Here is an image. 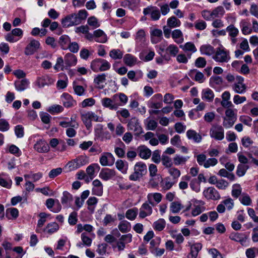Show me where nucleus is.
Segmentation results:
<instances>
[{"label":"nucleus","mask_w":258,"mask_h":258,"mask_svg":"<svg viewBox=\"0 0 258 258\" xmlns=\"http://www.w3.org/2000/svg\"><path fill=\"white\" fill-rule=\"evenodd\" d=\"M147 172L146 164L142 162H138L135 165L134 172L130 175L129 179L132 181H137L145 175Z\"/></svg>","instance_id":"f257e3e1"},{"label":"nucleus","mask_w":258,"mask_h":258,"mask_svg":"<svg viewBox=\"0 0 258 258\" xmlns=\"http://www.w3.org/2000/svg\"><path fill=\"white\" fill-rule=\"evenodd\" d=\"M90 68L94 72H103L110 69V64L106 59L96 58L91 62Z\"/></svg>","instance_id":"f03ea898"},{"label":"nucleus","mask_w":258,"mask_h":258,"mask_svg":"<svg viewBox=\"0 0 258 258\" xmlns=\"http://www.w3.org/2000/svg\"><path fill=\"white\" fill-rule=\"evenodd\" d=\"M81 119L88 130L92 127V121L101 122L102 117H100L92 111H88L81 113Z\"/></svg>","instance_id":"7ed1b4c3"},{"label":"nucleus","mask_w":258,"mask_h":258,"mask_svg":"<svg viewBox=\"0 0 258 258\" xmlns=\"http://www.w3.org/2000/svg\"><path fill=\"white\" fill-rule=\"evenodd\" d=\"M236 119V110L227 108L225 111V116L223 118V125L226 128H229L233 125Z\"/></svg>","instance_id":"20e7f679"},{"label":"nucleus","mask_w":258,"mask_h":258,"mask_svg":"<svg viewBox=\"0 0 258 258\" xmlns=\"http://www.w3.org/2000/svg\"><path fill=\"white\" fill-rule=\"evenodd\" d=\"M213 58L217 62H227L230 59V56L229 51L224 48L219 47L216 49Z\"/></svg>","instance_id":"39448f33"},{"label":"nucleus","mask_w":258,"mask_h":258,"mask_svg":"<svg viewBox=\"0 0 258 258\" xmlns=\"http://www.w3.org/2000/svg\"><path fill=\"white\" fill-rule=\"evenodd\" d=\"M88 163V158L86 156H80L69 162L67 164V166L70 170H74Z\"/></svg>","instance_id":"423d86ee"},{"label":"nucleus","mask_w":258,"mask_h":258,"mask_svg":"<svg viewBox=\"0 0 258 258\" xmlns=\"http://www.w3.org/2000/svg\"><path fill=\"white\" fill-rule=\"evenodd\" d=\"M23 35V31L20 28H15L11 32L7 33L5 36V40L10 43L17 42Z\"/></svg>","instance_id":"0eeeda50"},{"label":"nucleus","mask_w":258,"mask_h":258,"mask_svg":"<svg viewBox=\"0 0 258 258\" xmlns=\"http://www.w3.org/2000/svg\"><path fill=\"white\" fill-rule=\"evenodd\" d=\"M143 13L145 16L150 15L151 19L153 21H157L161 17L160 11L156 6H148L143 9Z\"/></svg>","instance_id":"6e6552de"},{"label":"nucleus","mask_w":258,"mask_h":258,"mask_svg":"<svg viewBox=\"0 0 258 258\" xmlns=\"http://www.w3.org/2000/svg\"><path fill=\"white\" fill-rule=\"evenodd\" d=\"M127 126L128 130L135 132V135L136 136H138L143 132L139 120L136 117L131 118L127 123Z\"/></svg>","instance_id":"1a4fd4ad"},{"label":"nucleus","mask_w":258,"mask_h":258,"mask_svg":"<svg viewBox=\"0 0 258 258\" xmlns=\"http://www.w3.org/2000/svg\"><path fill=\"white\" fill-rule=\"evenodd\" d=\"M243 78L241 76H236V82L232 86V88L235 93L243 94L246 92V86L243 83Z\"/></svg>","instance_id":"9d476101"},{"label":"nucleus","mask_w":258,"mask_h":258,"mask_svg":"<svg viewBox=\"0 0 258 258\" xmlns=\"http://www.w3.org/2000/svg\"><path fill=\"white\" fill-rule=\"evenodd\" d=\"M210 137L216 140H222L224 137V131L221 125L213 126L210 131Z\"/></svg>","instance_id":"9b49d317"},{"label":"nucleus","mask_w":258,"mask_h":258,"mask_svg":"<svg viewBox=\"0 0 258 258\" xmlns=\"http://www.w3.org/2000/svg\"><path fill=\"white\" fill-rule=\"evenodd\" d=\"M61 24L64 27H69L80 24V20L77 19L76 13L68 15L61 20Z\"/></svg>","instance_id":"f8f14e48"},{"label":"nucleus","mask_w":258,"mask_h":258,"mask_svg":"<svg viewBox=\"0 0 258 258\" xmlns=\"http://www.w3.org/2000/svg\"><path fill=\"white\" fill-rule=\"evenodd\" d=\"M40 47V44L38 40L31 39L30 42L25 49V54L27 55L34 54Z\"/></svg>","instance_id":"ddd939ff"},{"label":"nucleus","mask_w":258,"mask_h":258,"mask_svg":"<svg viewBox=\"0 0 258 258\" xmlns=\"http://www.w3.org/2000/svg\"><path fill=\"white\" fill-rule=\"evenodd\" d=\"M203 195L208 200H218L220 196L218 191L213 187H209L203 191Z\"/></svg>","instance_id":"4468645a"},{"label":"nucleus","mask_w":258,"mask_h":258,"mask_svg":"<svg viewBox=\"0 0 258 258\" xmlns=\"http://www.w3.org/2000/svg\"><path fill=\"white\" fill-rule=\"evenodd\" d=\"M99 162L103 166H111L114 162V158L112 154L104 153L100 157Z\"/></svg>","instance_id":"2eb2a0df"},{"label":"nucleus","mask_w":258,"mask_h":258,"mask_svg":"<svg viewBox=\"0 0 258 258\" xmlns=\"http://www.w3.org/2000/svg\"><path fill=\"white\" fill-rule=\"evenodd\" d=\"M151 41L153 44L160 42L163 39V32L159 29H151L150 31Z\"/></svg>","instance_id":"dca6fc26"},{"label":"nucleus","mask_w":258,"mask_h":258,"mask_svg":"<svg viewBox=\"0 0 258 258\" xmlns=\"http://www.w3.org/2000/svg\"><path fill=\"white\" fill-rule=\"evenodd\" d=\"M152 207L150 205L149 203H145L140 209L139 217L141 218H144L151 215L152 213Z\"/></svg>","instance_id":"f3484780"},{"label":"nucleus","mask_w":258,"mask_h":258,"mask_svg":"<svg viewBox=\"0 0 258 258\" xmlns=\"http://www.w3.org/2000/svg\"><path fill=\"white\" fill-rule=\"evenodd\" d=\"M99 176L102 179L107 181L115 176V171L112 169L103 168L101 169Z\"/></svg>","instance_id":"a211bd4d"},{"label":"nucleus","mask_w":258,"mask_h":258,"mask_svg":"<svg viewBox=\"0 0 258 258\" xmlns=\"http://www.w3.org/2000/svg\"><path fill=\"white\" fill-rule=\"evenodd\" d=\"M101 103L103 106L108 108L110 110H116L121 104L115 103L109 98H104L101 100Z\"/></svg>","instance_id":"6ab92c4d"},{"label":"nucleus","mask_w":258,"mask_h":258,"mask_svg":"<svg viewBox=\"0 0 258 258\" xmlns=\"http://www.w3.org/2000/svg\"><path fill=\"white\" fill-rule=\"evenodd\" d=\"M61 100L66 107H71L76 105V101L68 93H63L61 96Z\"/></svg>","instance_id":"aec40b11"},{"label":"nucleus","mask_w":258,"mask_h":258,"mask_svg":"<svg viewBox=\"0 0 258 258\" xmlns=\"http://www.w3.org/2000/svg\"><path fill=\"white\" fill-rule=\"evenodd\" d=\"M204 202L196 200L195 202V204L194 205V207L191 211L192 216L194 217L197 216L204 212L205 210V208L204 206Z\"/></svg>","instance_id":"412c9836"},{"label":"nucleus","mask_w":258,"mask_h":258,"mask_svg":"<svg viewBox=\"0 0 258 258\" xmlns=\"http://www.w3.org/2000/svg\"><path fill=\"white\" fill-rule=\"evenodd\" d=\"M137 152L140 157L145 160L149 159L152 154L151 150L144 145L138 147Z\"/></svg>","instance_id":"4be33fe9"},{"label":"nucleus","mask_w":258,"mask_h":258,"mask_svg":"<svg viewBox=\"0 0 258 258\" xmlns=\"http://www.w3.org/2000/svg\"><path fill=\"white\" fill-rule=\"evenodd\" d=\"M162 197V195L160 193H150L147 196L148 202L152 206L154 207L161 202Z\"/></svg>","instance_id":"5701e85b"},{"label":"nucleus","mask_w":258,"mask_h":258,"mask_svg":"<svg viewBox=\"0 0 258 258\" xmlns=\"http://www.w3.org/2000/svg\"><path fill=\"white\" fill-rule=\"evenodd\" d=\"M36 84L39 88L50 85L54 83V80L48 76H44L37 78Z\"/></svg>","instance_id":"b1692460"},{"label":"nucleus","mask_w":258,"mask_h":258,"mask_svg":"<svg viewBox=\"0 0 258 258\" xmlns=\"http://www.w3.org/2000/svg\"><path fill=\"white\" fill-rule=\"evenodd\" d=\"M34 149L39 153H47L49 151V146L46 142L40 140L34 145Z\"/></svg>","instance_id":"393cba45"},{"label":"nucleus","mask_w":258,"mask_h":258,"mask_svg":"<svg viewBox=\"0 0 258 258\" xmlns=\"http://www.w3.org/2000/svg\"><path fill=\"white\" fill-rule=\"evenodd\" d=\"M94 37L95 41L98 43H104L107 41V35L101 29L94 31Z\"/></svg>","instance_id":"a878e982"},{"label":"nucleus","mask_w":258,"mask_h":258,"mask_svg":"<svg viewBox=\"0 0 258 258\" xmlns=\"http://www.w3.org/2000/svg\"><path fill=\"white\" fill-rule=\"evenodd\" d=\"M93 187L92 189L93 194L101 196L103 193V185L98 179H95L93 181Z\"/></svg>","instance_id":"bb28decb"},{"label":"nucleus","mask_w":258,"mask_h":258,"mask_svg":"<svg viewBox=\"0 0 258 258\" xmlns=\"http://www.w3.org/2000/svg\"><path fill=\"white\" fill-rule=\"evenodd\" d=\"M64 63L66 67L74 66L76 64L77 59L75 55L71 53H68L64 56Z\"/></svg>","instance_id":"cd10ccee"},{"label":"nucleus","mask_w":258,"mask_h":258,"mask_svg":"<svg viewBox=\"0 0 258 258\" xmlns=\"http://www.w3.org/2000/svg\"><path fill=\"white\" fill-rule=\"evenodd\" d=\"M214 98V93L210 88L203 89L202 92V98L208 102H211Z\"/></svg>","instance_id":"c85d7f7f"},{"label":"nucleus","mask_w":258,"mask_h":258,"mask_svg":"<svg viewBox=\"0 0 258 258\" xmlns=\"http://www.w3.org/2000/svg\"><path fill=\"white\" fill-rule=\"evenodd\" d=\"M189 76L190 77L194 78L195 81L198 82L199 83H202L205 80L204 74L197 70L191 71Z\"/></svg>","instance_id":"c756f323"},{"label":"nucleus","mask_w":258,"mask_h":258,"mask_svg":"<svg viewBox=\"0 0 258 258\" xmlns=\"http://www.w3.org/2000/svg\"><path fill=\"white\" fill-rule=\"evenodd\" d=\"M171 36L177 44L182 43L184 41L183 33L179 29L174 30L171 33Z\"/></svg>","instance_id":"7c9ffc66"},{"label":"nucleus","mask_w":258,"mask_h":258,"mask_svg":"<svg viewBox=\"0 0 258 258\" xmlns=\"http://www.w3.org/2000/svg\"><path fill=\"white\" fill-rule=\"evenodd\" d=\"M99 170L100 166L98 164H92L87 167L86 168V173L90 180H92L95 177V171H99Z\"/></svg>","instance_id":"2f4dec72"},{"label":"nucleus","mask_w":258,"mask_h":258,"mask_svg":"<svg viewBox=\"0 0 258 258\" xmlns=\"http://www.w3.org/2000/svg\"><path fill=\"white\" fill-rule=\"evenodd\" d=\"M186 136L189 140H193L196 143H200L202 141V136L192 130H188Z\"/></svg>","instance_id":"473e14b6"},{"label":"nucleus","mask_w":258,"mask_h":258,"mask_svg":"<svg viewBox=\"0 0 258 258\" xmlns=\"http://www.w3.org/2000/svg\"><path fill=\"white\" fill-rule=\"evenodd\" d=\"M161 186L164 190L170 189L172 186L176 182L173 180L170 177H166L164 179H161Z\"/></svg>","instance_id":"72a5a7b5"},{"label":"nucleus","mask_w":258,"mask_h":258,"mask_svg":"<svg viewBox=\"0 0 258 258\" xmlns=\"http://www.w3.org/2000/svg\"><path fill=\"white\" fill-rule=\"evenodd\" d=\"M146 39V33L144 30L140 29L137 33L135 37L136 42L139 44H144Z\"/></svg>","instance_id":"f704fd0d"},{"label":"nucleus","mask_w":258,"mask_h":258,"mask_svg":"<svg viewBox=\"0 0 258 258\" xmlns=\"http://www.w3.org/2000/svg\"><path fill=\"white\" fill-rule=\"evenodd\" d=\"M123 61L127 66L132 67L137 63V58L133 55L128 53L124 55Z\"/></svg>","instance_id":"c9c22d12"},{"label":"nucleus","mask_w":258,"mask_h":258,"mask_svg":"<svg viewBox=\"0 0 258 258\" xmlns=\"http://www.w3.org/2000/svg\"><path fill=\"white\" fill-rule=\"evenodd\" d=\"M229 237L232 240L239 242L240 243H242L246 241V238L244 236V234H241V233H239L237 232L231 233L230 234Z\"/></svg>","instance_id":"e433bc0d"},{"label":"nucleus","mask_w":258,"mask_h":258,"mask_svg":"<svg viewBox=\"0 0 258 258\" xmlns=\"http://www.w3.org/2000/svg\"><path fill=\"white\" fill-rule=\"evenodd\" d=\"M29 84V81L27 79H24L21 81L15 82V86L18 91H22L28 87Z\"/></svg>","instance_id":"4c0bfd02"},{"label":"nucleus","mask_w":258,"mask_h":258,"mask_svg":"<svg viewBox=\"0 0 258 258\" xmlns=\"http://www.w3.org/2000/svg\"><path fill=\"white\" fill-rule=\"evenodd\" d=\"M202 248V245L200 243H195L190 246V255L191 258H197L199 252Z\"/></svg>","instance_id":"58836bf2"},{"label":"nucleus","mask_w":258,"mask_h":258,"mask_svg":"<svg viewBox=\"0 0 258 258\" xmlns=\"http://www.w3.org/2000/svg\"><path fill=\"white\" fill-rule=\"evenodd\" d=\"M181 25L180 21L175 16L169 18L167 21V27L170 28H173L179 27Z\"/></svg>","instance_id":"ea45409f"},{"label":"nucleus","mask_w":258,"mask_h":258,"mask_svg":"<svg viewBox=\"0 0 258 258\" xmlns=\"http://www.w3.org/2000/svg\"><path fill=\"white\" fill-rule=\"evenodd\" d=\"M47 216V215L45 213H40L39 214V217H40L39 220L38 221L37 228L36 229V232L37 233H40L41 229V228L43 226L44 223L46 222V218Z\"/></svg>","instance_id":"a19ab883"},{"label":"nucleus","mask_w":258,"mask_h":258,"mask_svg":"<svg viewBox=\"0 0 258 258\" xmlns=\"http://www.w3.org/2000/svg\"><path fill=\"white\" fill-rule=\"evenodd\" d=\"M118 228L121 232L126 233L131 230V225L127 221H122L119 223Z\"/></svg>","instance_id":"79ce46f5"},{"label":"nucleus","mask_w":258,"mask_h":258,"mask_svg":"<svg viewBox=\"0 0 258 258\" xmlns=\"http://www.w3.org/2000/svg\"><path fill=\"white\" fill-rule=\"evenodd\" d=\"M200 51L202 54L211 55L214 53V47L210 45H203L200 48Z\"/></svg>","instance_id":"37998d69"},{"label":"nucleus","mask_w":258,"mask_h":258,"mask_svg":"<svg viewBox=\"0 0 258 258\" xmlns=\"http://www.w3.org/2000/svg\"><path fill=\"white\" fill-rule=\"evenodd\" d=\"M58 229V225L56 222H52L48 224L46 227L43 229V231L51 234L56 232Z\"/></svg>","instance_id":"c03bdc74"},{"label":"nucleus","mask_w":258,"mask_h":258,"mask_svg":"<svg viewBox=\"0 0 258 258\" xmlns=\"http://www.w3.org/2000/svg\"><path fill=\"white\" fill-rule=\"evenodd\" d=\"M106 80V75L105 74L98 75L94 79V83L96 84L97 87L99 89H102L104 86L102 84Z\"/></svg>","instance_id":"a18cd8bd"},{"label":"nucleus","mask_w":258,"mask_h":258,"mask_svg":"<svg viewBox=\"0 0 258 258\" xmlns=\"http://www.w3.org/2000/svg\"><path fill=\"white\" fill-rule=\"evenodd\" d=\"M72 201V195L67 191H63L61 199V203L63 205L67 206Z\"/></svg>","instance_id":"49530a36"},{"label":"nucleus","mask_w":258,"mask_h":258,"mask_svg":"<svg viewBox=\"0 0 258 258\" xmlns=\"http://www.w3.org/2000/svg\"><path fill=\"white\" fill-rule=\"evenodd\" d=\"M70 42V38L67 35H62L59 38V43L63 49L68 48Z\"/></svg>","instance_id":"de8ad7c7"},{"label":"nucleus","mask_w":258,"mask_h":258,"mask_svg":"<svg viewBox=\"0 0 258 258\" xmlns=\"http://www.w3.org/2000/svg\"><path fill=\"white\" fill-rule=\"evenodd\" d=\"M6 215L9 219H16L19 216V211L16 208H8L6 210Z\"/></svg>","instance_id":"09e8293b"},{"label":"nucleus","mask_w":258,"mask_h":258,"mask_svg":"<svg viewBox=\"0 0 258 258\" xmlns=\"http://www.w3.org/2000/svg\"><path fill=\"white\" fill-rule=\"evenodd\" d=\"M188 156H182L176 154L173 159V163L175 165H179L185 164L187 160L189 159Z\"/></svg>","instance_id":"8fccbe9b"},{"label":"nucleus","mask_w":258,"mask_h":258,"mask_svg":"<svg viewBox=\"0 0 258 258\" xmlns=\"http://www.w3.org/2000/svg\"><path fill=\"white\" fill-rule=\"evenodd\" d=\"M183 208V206L179 202H173L171 203L170 206V211L174 214L177 213Z\"/></svg>","instance_id":"3c124183"},{"label":"nucleus","mask_w":258,"mask_h":258,"mask_svg":"<svg viewBox=\"0 0 258 258\" xmlns=\"http://www.w3.org/2000/svg\"><path fill=\"white\" fill-rule=\"evenodd\" d=\"M180 47L184 51H189L191 53H194L197 50L195 44L191 42H186L183 45H180Z\"/></svg>","instance_id":"603ef678"},{"label":"nucleus","mask_w":258,"mask_h":258,"mask_svg":"<svg viewBox=\"0 0 258 258\" xmlns=\"http://www.w3.org/2000/svg\"><path fill=\"white\" fill-rule=\"evenodd\" d=\"M169 174L172 176V179L174 181L177 180L178 177L180 176L181 173L179 170L173 167H171L168 169Z\"/></svg>","instance_id":"864d4df0"},{"label":"nucleus","mask_w":258,"mask_h":258,"mask_svg":"<svg viewBox=\"0 0 258 258\" xmlns=\"http://www.w3.org/2000/svg\"><path fill=\"white\" fill-rule=\"evenodd\" d=\"M166 222L163 219H159L153 223V228L155 230L161 231L165 227Z\"/></svg>","instance_id":"5fc2aeb1"},{"label":"nucleus","mask_w":258,"mask_h":258,"mask_svg":"<svg viewBox=\"0 0 258 258\" xmlns=\"http://www.w3.org/2000/svg\"><path fill=\"white\" fill-rule=\"evenodd\" d=\"M189 186L191 189L196 192H199L201 190V183L196 178L190 180Z\"/></svg>","instance_id":"6e6d98bb"},{"label":"nucleus","mask_w":258,"mask_h":258,"mask_svg":"<svg viewBox=\"0 0 258 258\" xmlns=\"http://www.w3.org/2000/svg\"><path fill=\"white\" fill-rule=\"evenodd\" d=\"M138 212V209L136 208L129 209L126 212L125 217L130 220H134L136 219L137 216Z\"/></svg>","instance_id":"4d7b16f0"},{"label":"nucleus","mask_w":258,"mask_h":258,"mask_svg":"<svg viewBox=\"0 0 258 258\" xmlns=\"http://www.w3.org/2000/svg\"><path fill=\"white\" fill-rule=\"evenodd\" d=\"M226 30L228 33L229 36L230 37H237L239 34L238 29L236 28L233 24H231L228 26L226 28Z\"/></svg>","instance_id":"13d9d810"},{"label":"nucleus","mask_w":258,"mask_h":258,"mask_svg":"<svg viewBox=\"0 0 258 258\" xmlns=\"http://www.w3.org/2000/svg\"><path fill=\"white\" fill-rule=\"evenodd\" d=\"M249 166L247 165L239 164L238 165L236 170V174L239 177L243 176L245 175Z\"/></svg>","instance_id":"bf43d9fd"},{"label":"nucleus","mask_w":258,"mask_h":258,"mask_svg":"<svg viewBox=\"0 0 258 258\" xmlns=\"http://www.w3.org/2000/svg\"><path fill=\"white\" fill-rule=\"evenodd\" d=\"M240 26L241 27V31L243 34L246 35L251 33V29L249 27V24L246 21L243 20L240 22Z\"/></svg>","instance_id":"052dcab7"},{"label":"nucleus","mask_w":258,"mask_h":258,"mask_svg":"<svg viewBox=\"0 0 258 258\" xmlns=\"http://www.w3.org/2000/svg\"><path fill=\"white\" fill-rule=\"evenodd\" d=\"M115 166L117 169L122 173L125 174L127 172V165L121 160H118L115 163Z\"/></svg>","instance_id":"680f3d73"},{"label":"nucleus","mask_w":258,"mask_h":258,"mask_svg":"<svg viewBox=\"0 0 258 258\" xmlns=\"http://www.w3.org/2000/svg\"><path fill=\"white\" fill-rule=\"evenodd\" d=\"M242 191V188L240 184H234L232 186V190L231 192L232 196L237 199L241 195Z\"/></svg>","instance_id":"e2e57ef3"},{"label":"nucleus","mask_w":258,"mask_h":258,"mask_svg":"<svg viewBox=\"0 0 258 258\" xmlns=\"http://www.w3.org/2000/svg\"><path fill=\"white\" fill-rule=\"evenodd\" d=\"M123 52L119 49H112L109 52V56L114 59H121L123 56Z\"/></svg>","instance_id":"0e129e2a"},{"label":"nucleus","mask_w":258,"mask_h":258,"mask_svg":"<svg viewBox=\"0 0 258 258\" xmlns=\"http://www.w3.org/2000/svg\"><path fill=\"white\" fill-rule=\"evenodd\" d=\"M63 108L60 105L55 104L50 106L47 111L51 114L58 113L62 112Z\"/></svg>","instance_id":"69168bd1"},{"label":"nucleus","mask_w":258,"mask_h":258,"mask_svg":"<svg viewBox=\"0 0 258 258\" xmlns=\"http://www.w3.org/2000/svg\"><path fill=\"white\" fill-rule=\"evenodd\" d=\"M239 201L242 205L245 206H250L252 203L250 197L246 194L242 195V196L239 198Z\"/></svg>","instance_id":"338daca9"},{"label":"nucleus","mask_w":258,"mask_h":258,"mask_svg":"<svg viewBox=\"0 0 258 258\" xmlns=\"http://www.w3.org/2000/svg\"><path fill=\"white\" fill-rule=\"evenodd\" d=\"M161 161L163 166L168 169L172 167V162L171 159L166 155H163L161 157Z\"/></svg>","instance_id":"774afa93"}]
</instances>
